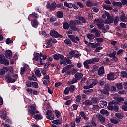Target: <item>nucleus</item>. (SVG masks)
<instances>
[{
  "mask_svg": "<svg viewBox=\"0 0 127 127\" xmlns=\"http://www.w3.org/2000/svg\"><path fill=\"white\" fill-rule=\"evenodd\" d=\"M107 108L110 111H114V112H118L119 111V105L118 104H114V105L108 106Z\"/></svg>",
  "mask_w": 127,
  "mask_h": 127,
  "instance_id": "nucleus-3",
  "label": "nucleus"
},
{
  "mask_svg": "<svg viewBox=\"0 0 127 127\" xmlns=\"http://www.w3.org/2000/svg\"><path fill=\"white\" fill-rule=\"evenodd\" d=\"M64 43L68 46H72V41L70 40V39H66L64 40Z\"/></svg>",
  "mask_w": 127,
  "mask_h": 127,
  "instance_id": "nucleus-27",
  "label": "nucleus"
},
{
  "mask_svg": "<svg viewBox=\"0 0 127 127\" xmlns=\"http://www.w3.org/2000/svg\"><path fill=\"white\" fill-rule=\"evenodd\" d=\"M75 122L77 123V124H79L80 122H81V117L80 116H77L75 119Z\"/></svg>",
  "mask_w": 127,
  "mask_h": 127,
  "instance_id": "nucleus-59",
  "label": "nucleus"
},
{
  "mask_svg": "<svg viewBox=\"0 0 127 127\" xmlns=\"http://www.w3.org/2000/svg\"><path fill=\"white\" fill-rule=\"evenodd\" d=\"M121 78H127V73L125 71H121L120 75Z\"/></svg>",
  "mask_w": 127,
  "mask_h": 127,
  "instance_id": "nucleus-36",
  "label": "nucleus"
},
{
  "mask_svg": "<svg viewBox=\"0 0 127 127\" xmlns=\"http://www.w3.org/2000/svg\"><path fill=\"white\" fill-rule=\"evenodd\" d=\"M47 119H48V120H54V115L53 114H50V115H48L46 116Z\"/></svg>",
  "mask_w": 127,
  "mask_h": 127,
  "instance_id": "nucleus-47",
  "label": "nucleus"
},
{
  "mask_svg": "<svg viewBox=\"0 0 127 127\" xmlns=\"http://www.w3.org/2000/svg\"><path fill=\"white\" fill-rule=\"evenodd\" d=\"M114 78V73L110 72L107 75V79L109 81H113V78Z\"/></svg>",
  "mask_w": 127,
  "mask_h": 127,
  "instance_id": "nucleus-15",
  "label": "nucleus"
},
{
  "mask_svg": "<svg viewBox=\"0 0 127 127\" xmlns=\"http://www.w3.org/2000/svg\"><path fill=\"white\" fill-rule=\"evenodd\" d=\"M53 57L54 58L55 60H64V56L63 55H61L60 54H55L53 55Z\"/></svg>",
  "mask_w": 127,
  "mask_h": 127,
  "instance_id": "nucleus-4",
  "label": "nucleus"
},
{
  "mask_svg": "<svg viewBox=\"0 0 127 127\" xmlns=\"http://www.w3.org/2000/svg\"><path fill=\"white\" fill-rule=\"evenodd\" d=\"M112 4L113 6H118V7H120V8H121L122 7V3H121V2H116L113 1L112 2Z\"/></svg>",
  "mask_w": 127,
  "mask_h": 127,
  "instance_id": "nucleus-16",
  "label": "nucleus"
},
{
  "mask_svg": "<svg viewBox=\"0 0 127 127\" xmlns=\"http://www.w3.org/2000/svg\"><path fill=\"white\" fill-rule=\"evenodd\" d=\"M63 26L64 29H69V27H70V24L67 22H64L63 23Z\"/></svg>",
  "mask_w": 127,
  "mask_h": 127,
  "instance_id": "nucleus-35",
  "label": "nucleus"
},
{
  "mask_svg": "<svg viewBox=\"0 0 127 127\" xmlns=\"http://www.w3.org/2000/svg\"><path fill=\"white\" fill-rule=\"evenodd\" d=\"M122 109L123 110V111H124L125 112H127V106L126 105H122Z\"/></svg>",
  "mask_w": 127,
  "mask_h": 127,
  "instance_id": "nucleus-64",
  "label": "nucleus"
},
{
  "mask_svg": "<svg viewBox=\"0 0 127 127\" xmlns=\"http://www.w3.org/2000/svg\"><path fill=\"white\" fill-rule=\"evenodd\" d=\"M116 54H117V52L113 51L112 53L109 54V57L111 58H114V57L116 56Z\"/></svg>",
  "mask_w": 127,
  "mask_h": 127,
  "instance_id": "nucleus-44",
  "label": "nucleus"
},
{
  "mask_svg": "<svg viewBox=\"0 0 127 127\" xmlns=\"http://www.w3.org/2000/svg\"><path fill=\"white\" fill-rule=\"evenodd\" d=\"M40 57H39V53H37L34 56L33 60L34 61H38L40 59Z\"/></svg>",
  "mask_w": 127,
  "mask_h": 127,
  "instance_id": "nucleus-24",
  "label": "nucleus"
},
{
  "mask_svg": "<svg viewBox=\"0 0 127 127\" xmlns=\"http://www.w3.org/2000/svg\"><path fill=\"white\" fill-rule=\"evenodd\" d=\"M69 92L70 90L69 89V87H66L64 91V94H65V95H68Z\"/></svg>",
  "mask_w": 127,
  "mask_h": 127,
  "instance_id": "nucleus-57",
  "label": "nucleus"
},
{
  "mask_svg": "<svg viewBox=\"0 0 127 127\" xmlns=\"http://www.w3.org/2000/svg\"><path fill=\"white\" fill-rule=\"evenodd\" d=\"M72 67H74L73 65H67L64 68L66 71H69V70H70V69H71V68H72Z\"/></svg>",
  "mask_w": 127,
  "mask_h": 127,
  "instance_id": "nucleus-55",
  "label": "nucleus"
},
{
  "mask_svg": "<svg viewBox=\"0 0 127 127\" xmlns=\"http://www.w3.org/2000/svg\"><path fill=\"white\" fill-rule=\"evenodd\" d=\"M5 78L7 80H8V83H15V81L16 79H14L11 78V76L9 74L6 75Z\"/></svg>",
  "mask_w": 127,
  "mask_h": 127,
  "instance_id": "nucleus-9",
  "label": "nucleus"
},
{
  "mask_svg": "<svg viewBox=\"0 0 127 127\" xmlns=\"http://www.w3.org/2000/svg\"><path fill=\"white\" fill-rule=\"evenodd\" d=\"M98 119L101 124H105L106 123V117L101 114L98 116Z\"/></svg>",
  "mask_w": 127,
  "mask_h": 127,
  "instance_id": "nucleus-11",
  "label": "nucleus"
},
{
  "mask_svg": "<svg viewBox=\"0 0 127 127\" xmlns=\"http://www.w3.org/2000/svg\"><path fill=\"white\" fill-rule=\"evenodd\" d=\"M0 117H1L2 120H6L7 114H6V111H5L4 109L0 111Z\"/></svg>",
  "mask_w": 127,
  "mask_h": 127,
  "instance_id": "nucleus-5",
  "label": "nucleus"
},
{
  "mask_svg": "<svg viewBox=\"0 0 127 127\" xmlns=\"http://www.w3.org/2000/svg\"><path fill=\"white\" fill-rule=\"evenodd\" d=\"M7 71H8V67H3L2 69L0 68V75H4Z\"/></svg>",
  "mask_w": 127,
  "mask_h": 127,
  "instance_id": "nucleus-12",
  "label": "nucleus"
},
{
  "mask_svg": "<svg viewBox=\"0 0 127 127\" xmlns=\"http://www.w3.org/2000/svg\"><path fill=\"white\" fill-rule=\"evenodd\" d=\"M115 117L118 119H123L125 117V115L119 113H115Z\"/></svg>",
  "mask_w": 127,
  "mask_h": 127,
  "instance_id": "nucleus-30",
  "label": "nucleus"
},
{
  "mask_svg": "<svg viewBox=\"0 0 127 127\" xmlns=\"http://www.w3.org/2000/svg\"><path fill=\"white\" fill-rule=\"evenodd\" d=\"M69 24H70V27L77 26V24L76 23V22L75 21V20H71L70 21H69Z\"/></svg>",
  "mask_w": 127,
  "mask_h": 127,
  "instance_id": "nucleus-39",
  "label": "nucleus"
},
{
  "mask_svg": "<svg viewBox=\"0 0 127 127\" xmlns=\"http://www.w3.org/2000/svg\"><path fill=\"white\" fill-rule=\"evenodd\" d=\"M120 19L121 21H122L123 22H125V20H126V19H127V17L125 16V13H123L122 14V15L120 17Z\"/></svg>",
  "mask_w": 127,
  "mask_h": 127,
  "instance_id": "nucleus-34",
  "label": "nucleus"
},
{
  "mask_svg": "<svg viewBox=\"0 0 127 127\" xmlns=\"http://www.w3.org/2000/svg\"><path fill=\"white\" fill-rule=\"evenodd\" d=\"M110 90H108V89H104L102 91L103 94H104V95H109V92Z\"/></svg>",
  "mask_w": 127,
  "mask_h": 127,
  "instance_id": "nucleus-60",
  "label": "nucleus"
},
{
  "mask_svg": "<svg viewBox=\"0 0 127 127\" xmlns=\"http://www.w3.org/2000/svg\"><path fill=\"white\" fill-rule=\"evenodd\" d=\"M69 38H70V40L72 41V42H74V43H77V41L75 40V36L71 35H68Z\"/></svg>",
  "mask_w": 127,
  "mask_h": 127,
  "instance_id": "nucleus-28",
  "label": "nucleus"
},
{
  "mask_svg": "<svg viewBox=\"0 0 127 127\" xmlns=\"http://www.w3.org/2000/svg\"><path fill=\"white\" fill-rule=\"evenodd\" d=\"M113 21H114V24L115 25H117V24H118V22H119V17L116 16L114 18V20H113Z\"/></svg>",
  "mask_w": 127,
  "mask_h": 127,
  "instance_id": "nucleus-49",
  "label": "nucleus"
},
{
  "mask_svg": "<svg viewBox=\"0 0 127 127\" xmlns=\"http://www.w3.org/2000/svg\"><path fill=\"white\" fill-rule=\"evenodd\" d=\"M56 3H52L49 6L50 10H51V11H54V10L56 9Z\"/></svg>",
  "mask_w": 127,
  "mask_h": 127,
  "instance_id": "nucleus-10",
  "label": "nucleus"
},
{
  "mask_svg": "<svg viewBox=\"0 0 127 127\" xmlns=\"http://www.w3.org/2000/svg\"><path fill=\"white\" fill-rule=\"evenodd\" d=\"M49 83H50V81H49V80L48 79H46L45 80L43 81V85L44 86H47V85H48V84H49Z\"/></svg>",
  "mask_w": 127,
  "mask_h": 127,
  "instance_id": "nucleus-56",
  "label": "nucleus"
},
{
  "mask_svg": "<svg viewBox=\"0 0 127 127\" xmlns=\"http://www.w3.org/2000/svg\"><path fill=\"white\" fill-rule=\"evenodd\" d=\"M78 82L77 78H73L71 81H70L67 83L68 85H73V84H75Z\"/></svg>",
  "mask_w": 127,
  "mask_h": 127,
  "instance_id": "nucleus-31",
  "label": "nucleus"
},
{
  "mask_svg": "<svg viewBox=\"0 0 127 127\" xmlns=\"http://www.w3.org/2000/svg\"><path fill=\"white\" fill-rule=\"evenodd\" d=\"M103 7L104 9H106V10H112V9H113V8H112V7L108 6L105 5H104Z\"/></svg>",
  "mask_w": 127,
  "mask_h": 127,
  "instance_id": "nucleus-45",
  "label": "nucleus"
},
{
  "mask_svg": "<svg viewBox=\"0 0 127 127\" xmlns=\"http://www.w3.org/2000/svg\"><path fill=\"white\" fill-rule=\"evenodd\" d=\"M33 118H34L35 120H41L43 119V116H42L41 114H36L34 115Z\"/></svg>",
  "mask_w": 127,
  "mask_h": 127,
  "instance_id": "nucleus-26",
  "label": "nucleus"
},
{
  "mask_svg": "<svg viewBox=\"0 0 127 127\" xmlns=\"http://www.w3.org/2000/svg\"><path fill=\"white\" fill-rule=\"evenodd\" d=\"M5 59V56L3 54L0 55V63Z\"/></svg>",
  "mask_w": 127,
  "mask_h": 127,
  "instance_id": "nucleus-58",
  "label": "nucleus"
},
{
  "mask_svg": "<svg viewBox=\"0 0 127 127\" xmlns=\"http://www.w3.org/2000/svg\"><path fill=\"white\" fill-rule=\"evenodd\" d=\"M104 74H105V67L104 66H101L98 69L97 75L101 76H103Z\"/></svg>",
  "mask_w": 127,
  "mask_h": 127,
  "instance_id": "nucleus-6",
  "label": "nucleus"
},
{
  "mask_svg": "<svg viewBox=\"0 0 127 127\" xmlns=\"http://www.w3.org/2000/svg\"><path fill=\"white\" fill-rule=\"evenodd\" d=\"M5 41L6 44H11V43H13V41L12 40H10V38H8Z\"/></svg>",
  "mask_w": 127,
  "mask_h": 127,
  "instance_id": "nucleus-50",
  "label": "nucleus"
},
{
  "mask_svg": "<svg viewBox=\"0 0 127 127\" xmlns=\"http://www.w3.org/2000/svg\"><path fill=\"white\" fill-rule=\"evenodd\" d=\"M62 123V120L61 119H57L53 120L52 121L53 124H55V125H60Z\"/></svg>",
  "mask_w": 127,
  "mask_h": 127,
  "instance_id": "nucleus-22",
  "label": "nucleus"
},
{
  "mask_svg": "<svg viewBox=\"0 0 127 127\" xmlns=\"http://www.w3.org/2000/svg\"><path fill=\"white\" fill-rule=\"evenodd\" d=\"M77 19L80 20V21H82L83 23H86V22H87V20L83 16H78Z\"/></svg>",
  "mask_w": 127,
  "mask_h": 127,
  "instance_id": "nucleus-29",
  "label": "nucleus"
},
{
  "mask_svg": "<svg viewBox=\"0 0 127 127\" xmlns=\"http://www.w3.org/2000/svg\"><path fill=\"white\" fill-rule=\"evenodd\" d=\"M38 15H37L35 12L30 14V16H31V17H33V18H37V17H38Z\"/></svg>",
  "mask_w": 127,
  "mask_h": 127,
  "instance_id": "nucleus-52",
  "label": "nucleus"
},
{
  "mask_svg": "<svg viewBox=\"0 0 127 127\" xmlns=\"http://www.w3.org/2000/svg\"><path fill=\"white\" fill-rule=\"evenodd\" d=\"M26 86L29 88H31V87H32V82H30L29 81H27L26 82Z\"/></svg>",
  "mask_w": 127,
  "mask_h": 127,
  "instance_id": "nucleus-51",
  "label": "nucleus"
},
{
  "mask_svg": "<svg viewBox=\"0 0 127 127\" xmlns=\"http://www.w3.org/2000/svg\"><path fill=\"white\" fill-rule=\"evenodd\" d=\"M85 3L87 7H92V6H93V2H92V1L88 0L86 1Z\"/></svg>",
  "mask_w": 127,
  "mask_h": 127,
  "instance_id": "nucleus-37",
  "label": "nucleus"
},
{
  "mask_svg": "<svg viewBox=\"0 0 127 127\" xmlns=\"http://www.w3.org/2000/svg\"><path fill=\"white\" fill-rule=\"evenodd\" d=\"M97 42H103L104 41V39L103 38H97L95 39Z\"/></svg>",
  "mask_w": 127,
  "mask_h": 127,
  "instance_id": "nucleus-63",
  "label": "nucleus"
},
{
  "mask_svg": "<svg viewBox=\"0 0 127 127\" xmlns=\"http://www.w3.org/2000/svg\"><path fill=\"white\" fill-rule=\"evenodd\" d=\"M0 63L1 64H2L3 65H5V66H8V65H9V60L5 58L4 60H3Z\"/></svg>",
  "mask_w": 127,
  "mask_h": 127,
  "instance_id": "nucleus-17",
  "label": "nucleus"
},
{
  "mask_svg": "<svg viewBox=\"0 0 127 127\" xmlns=\"http://www.w3.org/2000/svg\"><path fill=\"white\" fill-rule=\"evenodd\" d=\"M107 19H106L104 23H105V24H111V23H113V22H114V19H113V18H112L111 17Z\"/></svg>",
  "mask_w": 127,
  "mask_h": 127,
  "instance_id": "nucleus-20",
  "label": "nucleus"
},
{
  "mask_svg": "<svg viewBox=\"0 0 127 127\" xmlns=\"http://www.w3.org/2000/svg\"><path fill=\"white\" fill-rule=\"evenodd\" d=\"M35 74L37 77H40L41 76V73H40V70L39 69H37L35 72Z\"/></svg>",
  "mask_w": 127,
  "mask_h": 127,
  "instance_id": "nucleus-46",
  "label": "nucleus"
},
{
  "mask_svg": "<svg viewBox=\"0 0 127 127\" xmlns=\"http://www.w3.org/2000/svg\"><path fill=\"white\" fill-rule=\"evenodd\" d=\"M38 21L37 20L34 19L33 20V22L32 23V26L34 28H37V27L38 26Z\"/></svg>",
  "mask_w": 127,
  "mask_h": 127,
  "instance_id": "nucleus-18",
  "label": "nucleus"
},
{
  "mask_svg": "<svg viewBox=\"0 0 127 127\" xmlns=\"http://www.w3.org/2000/svg\"><path fill=\"white\" fill-rule=\"evenodd\" d=\"M5 57L10 59L12 57V52L11 50H7L5 52Z\"/></svg>",
  "mask_w": 127,
  "mask_h": 127,
  "instance_id": "nucleus-8",
  "label": "nucleus"
},
{
  "mask_svg": "<svg viewBox=\"0 0 127 127\" xmlns=\"http://www.w3.org/2000/svg\"><path fill=\"white\" fill-rule=\"evenodd\" d=\"M30 109L28 110L29 113L32 114V115H34L35 114V111H36V107L34 105H30Z\"/></svg>",
  "mask_w": 127,
  "mask_h": 127,
  "instance_id": "nucleus-7",
  "label": "nucleus"
},
{
  "mask_svg": "<svg viewBox=\"0 0 127 127\" xmlns=\"http://www.w3.org/2000/svg\"><path fill=\"white\" fill-rule=\"evenodd\" d=\"M50 34L52 37H55V38H63V36L61 35L54 30H51Z\"/></svg>",
  "mask_w": 127,
  "mask_h": 127,
  "instance_id": "nucleus-1",
  "label": "nucleus"
},
{
  "mask_svg": "<svg viewBox=\"0 0 127 127\" xmlns=\"http://www.w3.org/2000/svg\"><path fill=\"white\" fill-rule=\"evenodd\" d=\"M100 113L102 115H106V116H109L110 115V113L109 112V111L104 109H102V110H101Z\"/></svg>",
  "mask_w": 127,
  "mask_h": 127,
  "instance_id": "nucleus-19",
  "label": "nucleus"
},
{
  "mask_svg": "<svg viewBox=\"0 0 127 127\" xmlns=\"http://www.w3.org/2000/svg\"><path fill=\"white\" fill-rule=\"evenodd\" d=\"M87 36V38L88 39H90V41H91L92 42L94 41L93 40V39L95 38V36L94 35H93L92 34H88Z\"/></svg>",
  "mask_w": 127,
  "mask_h": 127,
  "instance_id": "nucleus-23",
  "label": "nucleus"
},
{
  "mask_svg": "<svg viewBox=\"0 0 127 127\" xmlns=\"http://www.w3.org/2000/svg\"><path fill=\"white\" fill-rule=\"evenodd\" d=\"M50 22H54L55 21H56V18L54 16H52L50 18Z\"/></svg>",
  "mask_w": 127,
  "mask_h": 127,
  "instance_id": "nucleus-61",
  "label": "nucleus"
},
{
  "mask_svg": "<svg viewBox=\"0 0 127 127\" xmlns=\"http://www.w3.org/2000/svg\"><path fill=\"white\" fill-rule=\"evenodd\" d=\"M92 10L94 11V12L98 13L99 12V8H97L96 7H92Z\"/></svg>",
  "mask_w": 127,
  "mask_h": 127,
  "instance_id": "nucleus-62",
  "label": "nucleus"
},
{
  "mask_svg": "<svg viewBox=\"0 0 127 127\" xmlns=\"http://www.w3.org/2000/svg\"><path fill=\"white\" fill-rule=\"evenodd\" d=\"M82 105H85V106H92L93 102L91 100H86L82 103Z\"/></svg>",
  "mask_w": 127,
  "mask_h": 127,
  "instance_id": "nucleus-14",
  "label": "nucleus"
},
{
  "mask_svg": "<svg viewBox=\"0 0 127 127\" xmlns=\"http://www.w3.org/2000/svg\"><path fill=\"white\" fill-rule=\"evenodd\" d=\"M55 114H56V118H59V117H60V116L61 115V113L59 111L55 110Z\"/></svg>",
  "mask_w": 127,
  "mask_h": 127,
  "instance_id": "nucleus-53",
  "label": "nucleus"
},
{
  "mask_svg": "<svg viewBox=\"0 0 127 127\" xmlns=\"http://www.w3.org/2000/svg\"><path fill=\"white\" fill-rule=\"evenodd\" d=\"M75 89H76V86H75V85H71L69 87V90L70 91V93L71 94H73V93H74V92L75 91Z\"/></svg>",
  "mask_w": 127,
  "mask_h": 127,
  "instance_id": "nucleus-33",
  "label": "nucleus"
},
{
  "mask_svg": "<svg viewBox=\"0 0 127 127\" xmlns=\"http://www.w3.org/2000/svg\"><path fill=\"white\" fill-rule=\"evenodd\" d=\"M83 65H84V68H85L87 70H89V69H90L89 64L87 62H86V61L84 62Z\"/></svg>",
  "mask_w": 127,
  "mask_h": 127,
  "instance_id": "nucleus-42",
  "label": "nucleus"
},
{
  "mask_svg": "<svg viewBox=\"0 0 127 127\" xmlns=\"http://www.w3.org/2000/svg\"><path fill=\"white\" fill-rule=\"evenodd\" d=\"M83 74L79 72H77L76 74H75V78L78 81L81 80L82 78H83Z\"/></svg>",
  "mask_w": 127,
  "mask_h": 127,
  "instance_id": "nucleus-13",
  "label": "nucleus"
},
{
  "mask_svg": "<svg viewBox=\"0 0 127 127\" xmlns=\"http://www.w3.org/2000/svg\"><path fill=\"white\" fill-rule=\"evenodd\" d=\"M110 122L112 124H115V125H117V124H119L120 123V120L111 118L110 119Z\"/></svg>",
  "mask_w": 127,
  "mask_h": 127,
  "instance_id": "nucleus-25",
  "label": "nucleus"
},
{
  "mask_svg": "<svg viewBox=\"0 0 127 127\" xmlns=\"http://www.w3.org/2000/svg\"><path fill=\"white\" fill-rule=\"evenodd\" d=\"M99 70V66L97 65H93L92 69V72H98Z\"/></svg>",
  "mask_w": 127,
  "mask_h": 127,
  "instance_id": "nucleus-41",
  "label": "nucleus"
},
{
  "mask_svg": "<svg viewBox=\"0 0 127 127\" xmlns=\"http://www.w3.org/2000/svg\"><path fill=\"white\" fill-rule=\"evenodd\" d=\"M116 104H118V103L116 100H112L108 103V106H113L114 105H117Z\"/></svg>",
  "mask_w": 127,
  "mask_h": 127,
  "instance_id": "nucleus-43",
  "label": "nucleus"
},
{
  "mask_svg": "<svg viewBox=\"0 0 127 127\" xmlns=\"http://www.w3.org/2000/svg\"><path fill=\"white\" fill-rule=\"evenodd\" d=\"M64 15V14H63V12L61 11H59L57 12V15L56 16L58 17V18H62Z\"/></svg>",
  "mask_w": 127,
  "mask_h": 127,
  "instance_id": "nucleus-21",
  "label": "nucleus"
},
{
  "mask_svg": "<svg viewBox=\"0 0 127 127\" xmlns=\"http://www.w3.org/2000/svg\"><path fill=\"white\" fill-rule=\"evenodd\" d=\"M115 100H117V102L118 103H121V102H124L125 101V99L123 97H115Z\"/></svg>",
  "mask_w": 127,
  "mask_h": 127,
  "instance_id": "nucleus-32",
  "label": "nucleus"
},
{
  "mask_svg": "<svg viewBox=\"0 0 127 127\" xmlns=\"http://www.w3.org/2000/svg\"><path fill=\"white\" fill-rule=\"evenodd\" d=\"M76 102H77V103H80V102H81V99H82V96H80V95H77L76 97Z\"/></svg>",
  "mask_w": 127,
  "mask_h": 127,
  "instance_id": "nucleus-48",
  "label": "nucleus"
},
{
  "mask_svg": "<svg viewBox=\"0 0 127 127\" xmlns=\"http://www.w3.org/2000/svg\"><path fill=\"white\" fill-rule=\"evenodd\" d=\"M94 23H97L98 24H96L97 26H98V29H102L103 27H104V24L102 23V19H95L94 21Z\"/></svg>",
  "mask_w": 127,
  "mask_h": 127,
  "instance_id": "nucleus-2",
  "label": "nucleus"
},
{
  "mask_svg": "<svg viewBox=\"0 0 127 127\" xmlns=\"http://www.w3.org/2000/svg\"><path fill=\"white\" fill-rule=\"evenodd\" d=\"M117 89L119 90H123V83H119L116 84Z\"/></svg>",
  "mask_w": 127,
  "mask_h": 127,
  "instance_id": "nucleus-40",
  "label": "nucleus"
},
{
  "mask_svg": "<svg viewBox=\"0 0 127 127\" xmlns=\"http://www.w3.org/2000/svg\"><path fill=\"white\" fill-rule=\"evenodd\" d=\"M32 86L33 87V88H38V83L36 82H32Z\"/></svg>",
  "mask_w": 127,
  "mask_h": 127,
  "instance_id": "nucleus-54",
  "label": "nucleus"
},
{
  "mask_svg": "<svg viewBox=\"0 0 127 127\" xmlns=\"http://www.w3.org/2000/svg\"><path fill=\"white\" fill-rule=\"evenodd\" d=\"M94 92L93 89H88L87 90H83V93L84 94H86V95H88V94H91V93H93Z\"/></svg>",
  "mask_w": 127,
  "mask_h": 127,
  "instance_id": "nucleus-38",
  "label": "nucleus"
}]
</instances>
